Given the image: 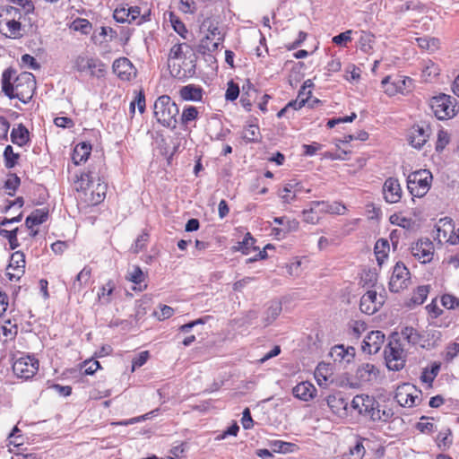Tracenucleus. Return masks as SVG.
Listing matches in <instances>:
<instances>
[{"instance_id":"1","label":"nucleus","mask_w":459,"mask_h":459,"mask_svg":"<svg viewBox=\"0 0 459 459\" xmlns=\"http://www.w3.org/2000/svg\"><path fill=\"white\" fill-rule=\"evenodd\" d=\"M153 114L157 122L165 127L175 129L179 108L169 95L160 96L154 102Z\"/></svg>"},{"instance_id":"2","label":"nucleus","mask_w":459,"mask_h":459,"mask_svg":"<svg viewBox=\"0 0 459 459\" xmlns=\"http://www.w3.org/2000/svg\"><path fill=\"white\" fill-rule=\"evenodd\" d=\"M433 176L428 169H419L410 173L407 177V188L414 197L421 198L429 192Z\"/></svg>"},{"instance_id":"3","label":"nucleus","mask_w":459,"mask_h":459,"mask_svg":"<svg viewBox=\"0 0 459 459\" xmlns=\"http://www.w3.org/2000/svg\"><path fill=\"white\" fill-rule=\"evenodd\" d=\"M394 336H397V333L393 335V340L389 342L385 349V360L388 369L399 371L405 365V354L399 340L395 339Z\"/></svg>"},{"instance_id":"4","label":"nucleus","mask_w":459,"mask_h":459,"mask_svg":"<svg viewBox=\"0 0 459 459\" xmlns=\"http://www.w3.org/2000/svg\"><path fill=\"white\" fill-rule=\"evenodd\" d=\"M15 97L23 103H27L33 96L36 89L35 76L29 72H23L14 80Z\"/></svg>"},{"instance_id":"5","label":"nucleus","mask_w":459,"mask_h":459,"mask_svg":"<svg viewBox=\"0 0 459 459\" xmlns=\"http://www.w3.org/2000/svg\"><path fill=\"white\" fill-rule=\"evenodd\" d=\"M453 101L455 100L446 94H440L430 100V108L436 117L439 120L450 118L455 115V105Z\"/></svg>"},{"instance_id":"6","label":"nucleus","mask_w":459,"mask_h":459,"mask_svg":"<svg viewBox=\"0 0 459 459\" xmlns=\"http://www.w3.org/2000/svg\"><path fill=\"white\" fill-rule=\"evenodd\" d=\"M410 272L403 263L398 262L394 267L393 273L389 281V290L391 292L398 293L406 289L410 283Z\"/></svg>"},{"instance_id":"7","label":"nucleus","mask_w":459,"mask_h":459,"mask_svg":"<svg viewBox=\"0 0 459 459\" xmlns=\"http://www.w3.org/2000/svg\"><path fill=\"white\" fill-rule=\"evenodd\" d=\"M39 368V361L27 356L17 359L13 364V373L20 378L29 379L32 377Z\"/></svg>"},{"instance_id":"8","label":"nucleus","mask_w":459,"mask_h":459,"mask_svg":"<svg viewBox=\"0 0 459 459\" xmlns=\"http://www.w3.org/2000/svg\"><path fill=\"white\" fill-rule=\"evenodd\" d=\"M411 253L420 263H429L434 255L433 243L429 238L420 239L411 246Z\"/></svg>"},{"instance_id":"9","label":"nucleus","mask_w":459,"mask_h":459,"mask_svg":"<svg viewBox=\"0 0 459 459\" xmlns=\"http://www.w3.org/2000/svg\"><path fill=\"white\" fill-rule=\"evenodd\" d=\"M208 31L209 33L201 40L200 43V48L203 49V53H205L206 51H216L224 40V33H222L218 27L210 26Z\"/></svg>"},{"instance_id":"10","label":"nucleus","mask_w":459,"mask_h":459,"mask_svg":"<svg viewBox=\"0 0 459 459\" xmlns=\"http://www.w3.org/2000/svg\"><path fill=\"white\" fill-rule=\"evenodd\" d=\"M196 56L194 53H191L189 56V60L187 61L185 57V60L181 65H176L175 63L169 64L170 68V73L174 77L178 79L192 77L195 74V65Z\"/></svg>"},{"instance_id":"11","label":"nucleus","mask_w":459,"mask_h":459,"mask_svg":"<svg viewBox=\"0 0 459 459\" xmlns=\"http://www.w3.org/2000/svg\"><path fill=\"white\" fill-rule=\"evenodd\" d=\"M383 303V298L380 297V299H378L376 290H368L361 297L359 308L365 314L373 315L380 308Z\"/></svg>"},{"instance_id":"12","label":"nucleus","mask_w":459,"mask_h":459,"mask_svg":"<svg viewBox=\"0 0 459 459\" xmlns=\"http://www.w3.org/2000/svg\"><path fill=\"white\" fill-rule=\"evenodd\" d=\"M377 403L373 396L368 394L356 395L351 401L353 409L358 410L359 414H368L370 417Z\"/></svg>"},{"instance_id":"13","label":"nucleus","mask_w":459,"mask_h":459,"mask_svg":"<svg viewBox=\"0 0 459 459\" xmlns=\"http://www.w3.org/2000/svg\"><path fill=\"white\" fill-rule=\"evenodd\" d=\"M383 194L387 203L399 202L402 198V188L398 179L395 178H386L383 186Z\"/></svg>"},{"instance_id":"14","label":"nucleus","mask_w":459,"mask_h":459,"mask_svg":"<svg viewBox=\"0 0 459 459\" xmlns=\"http://www.w3.org/2000/svg\"><path fill=\"white\" fill-rule=\"evenodd\" d=\"M385 342V334L381 331H371L363 341L362 349L368 354H376Z\"/></svg>"},{"instance_id":"15","label":"nucleus","mask_w":459,"mask_h":459,"mask_svg":"<svg viewBox=\"0 0 459 459\" xmlns=\"http://www.w3.org/2000/svg\"><path fill=\"white\" fill-rule=\"evenodd\" d=\"M411 389L412 386L408 384H404L396 389L394 399L401 406L412 407L416 404L419 396L413 394Z\"/></svg>"},{"instance_id":"16","label":"nucleus","mask_w":459,"mask_h":459,"mask_svg":"<svg viewBox=\"0 0 459 459\" xmlns=\"http://www.w3.org/2000/svg\"><path fill=\"white\" fill-rule=\"evenodd\" d=\"M292 394L296 398L308 402L316 397V388L310 382L303 381L293 387Z\"/></svg>"},{"instance_id":"17","label":"nucleus","mask_w":459,"mask_h":459,"mask_svg":"<svg viewBox=\"0 0 459 459\" xmlns=\"http://www.w3.org/2000/svg\"><path fill=\"white\" fill-rule=\"evenodd\" d=\"M326 403L334 414L339 416L346 414L348 401L342 396L341 392L329 394L326 397Z\"/></svg>"},{"instance_id":"18","label":"nucleus","mask_w":459,"mask_h":459,"mask_svg":"<svg viewBox=\"0 0 459 459\" xmlns=\"http://www.w3.org/2000/svg\"><path fill=\"white\" fill-rule=\"evenodd\" d=\"M379 375L377 368L370 363H363L359 365L356 370V377L361 383L375 382Z\"/></svg>"},{"instance_id":"19","label":"nucleus","mask_w":459,"mask_h":459,"mask_svg":"<svg viewBox=\"0 0 459 459\" xmlns=\"http://www.w3.org/2000/svg\"><path fill=\"white\" fill-rule=\"evenodd\" d=\"M311 204L318 211V213L343 214L346 207L338 202L332 204L325 201H313Z\"/></svg>"},{"instance_id":"20","label":"nucleus","mask_w":459,"mask_h":459,"mask_svg":"<svg viewBox=\"0 0 459 459\" xmlns=\"http://www.w3.org/2000/svg\"><path fill=\"white\" fill-rule=\"evenodd\" d=\"M113 72L122 80H128L133 70V65L126 57H120L114 61Z\"/></svg>"},{"instance_id":"21","label":"nucleus","mask_w":459,"mask_h":459,"mask_svg":"<svg viewBox=\"0 0 459 459\" xmlns=\"http://www.w3.org/2000/svg\"><path fill=\"white\" fill-rule=\"evenodd\" d=\"M428 138L429 134L427 130L422 126H417L411 128L408 140L412 147L421 149L428 141Z\"/></svg>"},{"instance_id":"22","label":"nucleus","mask_w":459,"mask_h":459,"mask_svg":"<svg viewBox=\"0 0 459 459\" xmlns=\"http://www.w3.org/2000/svg\"><path fill=\"white\" fill-rule=\"evenodd\" d=\"M15 74V71L13 68H7L2 74V91L10 99H17L15 97L14 82L12 83V79Z\"/></svg>"},{"instance_id":"23","label":"nucleus","mask_w":459,"mask_h":459,"mask_svg":"<svg viewBox=\"0 0 459 459\" xmlns=\"http://www.w3.org/2000/svg\"><path fill=\"white\" fill-rule=\"evenodd\" d=\"M179 94L184 100L199 101L203 97V89L195 84H188L180 89Z\"/></svg>"},{"instance_id":"24","label":"nucleus","mask_w":459,"mask_h":459,"mask_svg":"<svg viewBox=\"0 0 459 459\" xmlns=\"http://www.w3.org/2000/svg\"><path fill=\"white\" fill-rule=\"evenodd\" d=\"M91 146L86 143H78L72 154L73 162L79 165L82 161H86L91 154Z\"/></svg>"},{"instance_id":"25","label":"nucleus","mask_w":459,"mask_h":459,"mask_svg":"<svg viewBox=\"0 0 459 459\" xmlns=\"http://www.w3.org/2000/svg\"><path fill=\"white\" fill-rule=\"evenodd\" d=\"M421 336L423 337L421 346L423 348L431 349L437 345L438 342L441 340L442 333L439 330L432 328L428 329Z\"/></svg>"},{"instance_id":"26","label":"nucleus","mask_w":459,"mask_h":459,"mask_svg":"<svg viewBox=\"0 0 459 459\" xmlns=\"http://www.w3.org/2000/svg\"><path fill=\"white\" fill-rule=\"evenodd\" d=\"M29 134L28 129L22 124H20L17 128L12 130L11 140L14 144L23 146L29 141Z\"/></svg>"},{"instance_id":"27","label":"nucleus","mask_w":459,"mask_h":459,"mask_svg":"<svg viewBox=\"0 0 459 459\" xmlns=\"http://www.w3.org/2000/svg\"><path fill=\"white\" fill-rule=\"evenodd\" d=\"M48 216V211L44 209H37L33 211L25 220V225L28 229H31L35 225H39L46 221Z\"/></svg>"},{"instance_id":"28","label":"nucleus","mask_w":459,"mask_h":459,"mask_svg":"<svg viewBox=\"0 0 459 459\" xmlns=\"http://www.w3.org/2000/svg\"><path fill=\"white\" fill-rule=\"evenodd\" d=\"M281 310V303L278 300H273L264 313V325H271L280 316Z\"/></svg>"},{"instance_id":"29","label":"nucleus","mask_w":459,"mask_h":459,"mask_svg":"<svg viewBox=\"0 0 459 459\" xmlns=\"http://www.w3.org/2000/svg\"><path fill=\"white\" fill-rule=\"evenodd\" d=\"M394 413L391 408H388L387 406H383L381 408L378 403L376 409L372 411L370 419L373 421L388 422L394 417Z\"/></svg>"},{"instance_id":"30","label":"nucleus","mask_w":459,"mask_h":459,"mask_svg":"<svg viewBox=\"0 0 459 459\" xmlns=\"http://www.w3.org/2000/svg\"><path fill=\"white\" fill-rule=\"evenodd\" d=\"M374 250L377 264L381 265L385 259L387 258L390 250L389 242L385 238L378 239L375 244Z\"/></svg>"},{"instance_id":"31","label":"nucleus","mask_w":459,"mask_h":459,"mask_svg":"<svg viewBox=\"0 0 459 459\" xmlns=\"http://www.w3.org/2000/svg\"><path fill=\"white\" fill-rule=\"evenodd\" d=\"M401 336L403 341H406L409 344L416 345L421 342L423 337L418 333L416 329L411 326H405L401 331Z\"/></svg>"},{"instance_id":"32","label":"nucleus","mask_w":459,"mask_h":459,"mask_svg":"<svg viewBox=\"0 0 459 459\" xmlns=\"http://www.w3.org/2000/svg\"><path fill=\"white\" fill-rule=\"evenodd\" d=\"M91 274V269L88 266H85L75 277L71 290L74 291H79L82 287L89 281Z\"/></svg>"},{"instance_id":"33","label":"nucleus","mask_w":459,"mask_h":459,"mask_svg":"<svg viewBox=\"0 0 459 459\" xmlns=\"http://www.w3.org/2000/svg\"><path fill=\"white\" fill-rule=\"evenodd\" d=\"M242 138L247 143H259L262 140L259 126L257 125L247 126L244 129Z\"/></svg>"},{"instance_id":"34","label":"nucleus","mask_w":459,"mask_h":459,"mask_svg":"<svg viewBox=\"0 0 459 459\" xmlns=\"http://www.w3.org/2000/svg\"><path fill=\"white\" fill-rule=\"evenodd\" d=\"M107 184L100 181V178H98V183L95 186V188L91 191V203L92 204H98L101 203L106 195L107 192Z\"/></svg>"},{"instance_id":"35","label":"nucleus","mask_w":459,"mask_h":459,"mask_svg":"<svg viewBox=\"0 0 459 459\" xmlns=\"http://www.w3.org/2000/svg\"><path fill=\"white\" fill-rule=\"evenodd\" d=\"M255 239L252 237V235L247 232L243 240L238 243V246L235 247L236 250L241 251L244 255H248L251 250H256L257 247L255 246Z\"/></svg>"},{"instance_id":"36","label":"nucleus","mask_w":459,"mask_h":459,"mask_svg":"<svg viewBox=\"0 0 459 459\" xmlns=\"http://www.w3.org/2000/svg\"><path fill=\"white\" fill-rule=\"evenodd\" d=\"M87 71L91 72V76L101 77L104 76L106 69L105 65L97 58H90Z\"/></svg>"},{"instance_id":"37","label":"nucleus","mask_w":459,"mask_h":459,"mask_svg":"<svg viewBox=\"0 0 459 459\" xmlns=\"http://www.w3.org/2000/svg\"><path fill=\"white\" fill-rule=\"evenodd\" d=\"M198 110L195 107L189 106L183 109V112L179 117L180 123L183 126L188 125L190 122L195 120L198 117Z\"/></svg>"},{"instance_id":"38","label":"nucleus","mask_w":459,"mask_h":459,"mask_svg":"<svg viewBox=\"0 0 459 459\" xmlns=\"http://www.w3.org/2000/svg\"><path fill=\"white\" fill-rule=\"evenodd\" d=\"M439 223H442L443 227H445V229H441L439 225L437 227V238L438 239L439 242H441L442 238H446L447 237L448 231L453 233L454 226L452 223V220L448 218L440 219Z\"/></svg>"},{"instance_id":"39","label":"nucleus","mask_w":459,"mask_h":459,"mask_svg":"<svg viewBox=\"0 0 459 459\" xmlns=\"http://www.w3.org/2000/svg\"><path fill=\"white\" fill-rule=\"evenodd\" d=\"M95 178V173L91 170L82 173L81 177L78 178L79 186L77 187V190L89 189L94 183Z\"/></svg>"},{"instance_id":"40","label":"nucleus","mask_w":459,"mask_h":459,"mask_svg":"<svg viewBox=\"0 0 459 459\" xmlns=\"http://www.w3.org/2000/svg\"><path fill=\"white\" fill-rule=\"evenodd\" d=\"M429 291V286H419L417 290L413 292L411 302L414 305L422 304L428 297Z\"/></svg>"},{"instance_id":"41","label":"nucleus","mask_w":459,"mask_h":459,"mask_svg":"<svg viewBox=\"0 0 459 459\" xmlns=\"http://www.w3.org/2000/svg\"><path fill=\"white\" fill-rule=\"evenodd\" d=\"M17 232H18V228H15L12 230H7L5 229L0 230V236L8 239L10 248L12 250L15 249L20 245L18 242V238H17Z\"/></svg>"},{"instance_id":"42","label":"nucleus","mask_w":459,"mask_h":459,"mask_svg":"<svg viewBox=\"0 0 459 459\" xmlns=\"http://www.w3.org/2000/svg\"><path fill=\"white\" fill-rule=\"evenodd\" d=\"M71 29L81 31L82 34H89L91 30V23L86 19L77 18L72 22Z\"/></svg>"},{"instance_id":"43","label":"nucleus","mask_w":459,"mask_h":459,"mask_svg":"<svg viewBox=\"0 0 459 459\" xmlns=\"http://www.w3.org/2000/svg\"><path fill=\"white\" fill-rule=\"evenodd\" d=\"M302 214L304 221L310 224H316L320 220V213L311 204L308 209H305L302 212Z\"/></svg>"},{"instance_id":"44","label":"nucleus","mask_w":459,"mask_h":459,"mask_svg":"<svg viewBox=\"0 0 459 459\" xmlns=\"http://www.w3.org/2000/svg\"><path fill=\"white\" fill-rule=\"evenodd\" d=\"M25 263V256L22 252L17 251L12 255L10 266L13 267L15 270L21 272L22 273H23Z\"/></svg>"},{"instance_id":"45","label":"nucleus","mask_w":459,"mask_h":459,"mask_svg":"<svg viewBox=\"0 0 459 459\" xmlns=\"http://www.w3.org/2000/svg\"><path fill=\"white\" fill-rule=\"evenodd\" d=\"M4 157L5 161V167L7 169H12L17 163L19 154L13 152V147L11 145H7L4 152Z\"/></svg>"},{"instance_id":"46","label":"nucleus","mask_w":459,"mask_h":459,"mask_svg":"<svg viewBox=\"0 0 459 459\" xmlns=\"http://www.w3.org/2000/svg\"><path fill=\"white\" fill-rule=\"evenodd\" d=\"M327 365L325 363H320L316 368L315 377L319 386L325 387L327 385V376L324 371H327Z\"/></svg>"},{"instance_id":"47","label":"nucleus","mask_w":459,"mask_h":459,"mask_svg":"<svg viewBox=\"0 0 459 459\" xmlns=\"http://www.w3.org/2000/svg\"><path fill=\"white\" fill-rule=\"evenodd\" d=\"M169 22L174 29V30L178 33L180 36L185 38V33H187V30L185 24L181 22V20L175 15L172 12L169 13Z\"/></svg>"},{"instance_id":"48","label":"nucleus","mask_w":459,"mask_h":459,"mask_svg":"<svg viewBox=\"0 0 459 459\" xmlns=\"http://www.w3.org/2000/svg\"><path fill=\"white\" fill-rule=\"evenodd\" d=\"M407 82H411V80L410 78H399L385 89V92L389 95H394L397 91H403V90L406 88Z\"/></svg>"},{"instance_id":"49","label":"nucleus","mask_w":459,"mask_h":459,"mask_svg":"<svg viewBox=\"0 0 459 459\" xmlns=\"http://www.w3.org/2000/svg\"><path fill=\"white\" fill-rule=\"evenodd\" d=\"M418 46L423 49H436L438 48L439 40L436 38H417Z\"/></svg>"},{"instance_id":"50","label":"nucleus","mask_w":459,"mask_h":459,"mask_svg":"<svg viewBox=\"0 0 459 459\" xmlns=\"http://www.w3.org/2000/svg\"><path fill=\"white\" fill-rule=\"evenodd\" d=\"M429 420V417L422 416L420 418V421L416 424V429L420 432L430 434L437 429L436 426L432 422H429V421L425 422L424 421V420Z\"/></svg>"},{"instance_id":"51","label":"nucleus","mask_w":459,"mask_h":459,"mask_svg":"<svg viewBox=\"0 0 459 459\" xmlns=\"http://www.w3.org/2000/svg\"><path fill=\"white\" fill-rule=\"evenodd\" d=\"M351 34L352 30H348L344 32H342L336 36H334L332 39L333 43L341 46V47H346L349 42L351 41Z\"/></svg>"},{"instance_id":"52","label":"nucleus","mask_w":459,"mask_h":459,"mask_svg":"<svg viewBox=\"0 0 459 459\" xmlns=\"http://www.w3.org/2000/svg\"><path fill=\"white\" fill-rule=\"evenodd\" d=\"M130 281L140 284L144 281V274L142 269L139 266H134L131 272H128V275L126 276Z\"/></svg>"},{"instance_id":"53","label":"nucleus","mask_w":459,"mask_h":459,"mask_svg":"<svg viewBox=\"0 0 459 459\" xmlns=\"http://www.w3.org/2000/svg\"><path fill=\"white\" fill-rule=\"evenodd\" d=\"M21 179L16 174H10L8 179L4 183L5 189L12 190L8 195L13 196L14 195L15 190L20 186Z\"/></svg>"},{"instance_id":"54","label":"nucleus","mask_w":459,"mask_h":459,"mask_svg":"<svg viewBox=\"0 0 459 459\" xmlns=\"http://www.w3.org/2000/svg\"><path fill=\"white\" fill-rule=\"evenodd\" d=\"M437 443L438 446H449L452 444V433L449 429L445 431H440L437 437Z\"/></svg>"},{"instance_id":"55","label":"nucleus","mask_w":459,"mask_h":459,"mask_svg":"<svg viewBox=\"0 0 459 459\" xmlns=\"http://www.w3.org/2000/svg\"><path fill=\"white\" fill-rule=\"evenodd\" d=\"M81 368L83 369L84 375H93L99 368H100V364L97 360H85Z\"/></svg>"},{"instance_id":"56","label":"nucleus","mask_w":459,"mask_h":459,"mask_svg":"<svg viewBox=\"0 0 459 459\" xmlns=\"http://www.w3.org/2000/svg\"><path fill=\"white\" fill-rule=\"evenodd\" d=\"M7 27H8V30L10 31V34L7 35V34H4L5 37H8V38H13V39H17L21 36L20 34V30H21V22L15 21L14 19L9 21L7 23H6Z\"/></svg>"},{"instance_id":"57","label":"nucleus","mask_w":459,"mask_h":459,"mask_svg":"<svg viewBox=\"0 0 459 459\" xmlns=\"http://www.w3.org/2000/svg\"><path fill=\"white\" fill-rule=\"evenodd\" d=\"M239 95V87L237 83L230 81L228 83V88L225 93V98L227 100L233 101L237 100Z\"/></svg>"},{"instance_id":"58","label":"nucleus","mask_w":459,"mask_h":459,"mask_svg":"<svg viewBox=\"0 0 459 459\" xmlns=\"http://www.w3.org/2000/svg\"><path fill=\"white\" fill-rule=\"evenodd\" d=\"M126 8H127V5L117 8L114 11V15L113 16H114V19L117 22H120V23L128 22V23H130V18H129L128 12L126 11Z\"/></svg>"},{"instance_id":"59","label":"nucleus","mask_w":459,"mask_h":459,"mask_svg":"<svg viewBox=\"0 0 459 459\" xmlns=\"http://www.w3.org/2000/svg\"><path fill=\"white\" fill-rule=\"evenodd\" d=\"M441 302L442 305L448 309H454L459 306V299L450 294L443 295Z\"/></svg>"},{"instance_id":"60","label":"nucleus","mask_w":459,"mask_h":459,"mask_svg":"<svg viewBox=\"0 0 459 459\" xmlns=\"http://www.w3.org/2000/svg\"><path fill=\"white\" fill-rule=\"evenodd\" d=\"M12 3L21 7L24 14L30 13L34 10V4L31 0H12Z\"/></svg>"},{"instance_id":"61","label":"nucleus","mask_w":459,"mask_h":459,"mask_svg":"<svg viewBox=\"0 0 459 459\" xmlns=\"http://www.w3.org/2000/svg\"><path fill=\"white\" fill-rule=\"evenodd\" d=\"M149 358V351H144L140 352L135 358L133 359L132 364H133V370H134L135 368H140L143 365H144Z\"/></svg>"},{"instance_id":"62","label":"nucleus","mask_w":459,"mask_h":459,"mask_svg":"<svg viewBox=\"0 0 459 459\" xmlns=\"http://www.w3.org/2000/svg\"><path fill=\"white\" fill-rule=\"evenodd\" d=\"M90 58L84 56H78L74 61V68L79 72H85L88 69Z\"/></svg>"},{"instance_id":"63","label":"nucleus","mask_w":459,"mask_h":459,"mask_svg":"<svg viewBox=\"0 0 459 459\" xmlns=\"http://www.w3.org/2000/svg\"><path fill=\"white\" fill-rule=\"evenodd\" d=\"M148 234L145 232L142 233L137 237L134 245L132 247L134 253H138L143 248L145 243L148 240Z\"/></svg>"},{"instance_id":"64","label":"nucleus","mask_w":459,"mask_h":459,"mask_svg":"<svg viewBox=\"0 0 459 459\" xmlns=\"http://www.w3.org/2000/svg\"><path fill=\"white\" fill-rule=\"evenodd\" d=\"M22 64L28 65L30 69L39 70L40 68V65L37 62L35 57L29 54H24L22 56Z\"/></svg>"}]
</instances>
